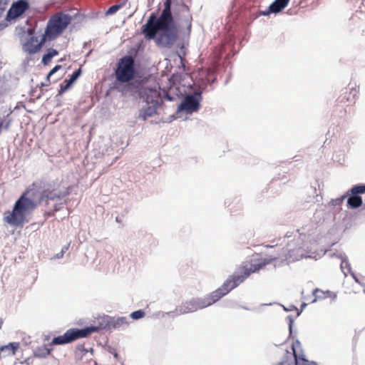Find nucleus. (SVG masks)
Wrapping results in <instances>:
<instances>
[{
	"label": "nucleus",
	"mask_w": 365,
	"mask_h": 365,
	"mask_svg": "<svg viewBox=\"0 0 365 365\" xmlns=\"http://www.w3.org/2000/svg\"><path fill=\"white\" fill-rule=\"evenodd\" d=\"M68 201L66 200L63 202L56 203L53 205V208L51 210V215H54L56 212L60 211L63 207L64 205H67Z\"/></svg>",
	"instance_id": "nucleus-34"
},
{
	"label": "nucleus",
	"mask_w": 365,
	"mask_h": 365,
	"mask_svg": "<svg viewBox=\"0 0 365 365\" xmlns=\"http://www.w3.org/2000/svg\"><path fill=\"white\" fill-rule=\"evenodd\" d=\"M68 247H69V245L63 246L62 247L61 252H63V254L64 255L67 252V250H68Z\"/></svg>",
	"instance_id": "nucleus-43"
},
{
	"label": "nucleus",
	"mask_w": 365,
	"mask_h": 365,
	"mask_svg": "<svg viewBox=\"0 0 365 365\" xmlns=\"http://www.w3.org/2000/svg\"><path fill=\"white\" fill-rule=\"evenodd\" d=\"M81 74L82 70L79 68L76 69L71 75H69L68 78H66L63 83H60L59 89L56 98L62 96L64 93L71 89Z\"/></svg>",
	"instance_id": "nucleus-14"
},
{
	"label": "nucleus",
	"mask_w": 365,
	"mask_h": 365,
	"mask_svg": "<svg viewBox=\"0 0 365 365\" xmlns=\"http://www.w3.org/2000/svg\"><path fill=\"white\" fill-rule=\"evenodd\" d=\"M225 307L229 308H235V307H238V304L235 301L230 300L226 302V304L225 305Z\"/></svg>",
	"instance_id": "nucleus-37"
},
{
	"label": "nucleus",
	"mask_w": 365,
	"mask_h": 365,
	"mask_svg": "<svg viewBox=\"0 0 365 365\" xmlns=\"http://www.w3.org/2000/svg\"><path fill=\"white\" fill-rule=\"evenodd\" d=\"M30 60H31V58H30L26 57V58L24 59V63H29V61Z\"/></svg>",
	"instance_id": "nucleus-55"
},
{
	"label": "nucleus",
	"mask_w": 365,
	"mask_h": 365,
	"mask_svg": "<svg viewBox=\"0 0 365 365\" xmlns=\"http://www.w3.org/2000/svg\"><path fill=\"white\" fill-rule=\"evenodd\" d=\"M216 81H217V78H212V80L209 81L207 83V82H204V83H203V85H202V86H201V88H200V90H202V88L204 87V86H205V85H206V86H207V83H208V84H210V85H211V84H212V83H215V82H216Z\"/></svg>",
	"instance_id": "nucleus-40"
},
{
	"label": "nucleus",
	"mask_w": 365,
	"mask_h": 365,
	"mask_svg": "<svg viewBox=\"0 0 365 365\" xmlns=\"http://www.w3.org/2000/svg\"><path fill=\"white\" fill-rule=\"evenodd\" d=\"M290 0H274L264 11H262L255 16L257 19L259 16H269L272 14H277L286 8Z\"/></svg>",
	"instance_id": "nucleus-15"
},
{
	"label": "nucleus",
	"mask_w": 365,
	"mask_h": 365,
	"mask_svg": "<svg viewBox=\"0 0 365 365\" xmlns=\"http://www.w3.org/2000/svg\"><path fill=\"white\" fill-rule=\"evenodd\" d=\"M38 206V202L22 193L16 200L12 210L5 213L4 222L14 227H22L30 220V216Z\"/></svg>",
	"instance_id": "nucleus-5"
},
{
	"label": "nucleus",
	"mask_w": 365,
	"mask_h": 365,
	"mask_svg": "<svg viewBox=\"0 0 365 365\" xmlns=\"http://www.w3.org/2000/svg\"><path fill=\"white\" fill-rule=\"evenodd\" d=\"M63 252H60L57 253V254L54 256V257H55L56 259H60V258L63 257Z\"/></svg>",
	"instance_id": "nucleus-44"
},
{
	"label": "nucleus",
	"mask_w": 365,
	"mask_h": 365,
	"mask_svg": "<svg viewBox=\"0 0 365 365\" xmlns=\"http://www.w3.org/2000/svg\"><path fill=\"white\" fill-rule=\"evenodd\" d=\"M160 91L155 87L148 84L142 87L135 93H132L128 97L133 99H139L143 103L142 107L138 110L137 118L145 121L148 118L157 115L164 101L160 98Z\"/></svg>",
	"instance_id": "nucleus-4"
},
{
	"label": "nucleus",
	"mask_w": 365,
	"mask_h": 365,
	"mask_svg": "<svg viewBox=\"0 0 365 365\" xmlns=\"http://www.w3.org/2000/svg\"><path fill=\"white\" fill-rule=\"evenodd\" d=\"M53 348L49 344H43L34 350V356L37 358H46L51 354Z\"/></svg>",
	"instance_id": "nucleus-22"
},
{
	"label": "nucleus",
	"mask_w": 365,
	"mask_h": 365,
	"mask_svg": "<svg viewBox=\"0 0 365 365\" xmlns=\"http://www.w3.org/2000/svg\"><path fill=\"white\" fill-rule=\"evenodd\" d=\"M145 312L143 309H138L130 313V317L133 320H138L143 318Z\"/></svg>",
	"instance_id": "nucleus-31"
},
{
	"label": "nucleus",
	"mask_w": 365,
	"mask_h": 365,
	"mask_svg": "<svg viewBox=\"0 0 365 365\" xmlns=\"http://www.w3.org/2000/svg\"><path fill=\"white\" fill-rule=\"evenodd\" d=\"M250 275V272L246 271L245 267H243L241 274H234L230 276L220 287L209 294L214 304L239 286Z\"/></svg>",
	"instance_id": "nucleus-7"
},
{
	"label": "nucleus",
	"mask_w": 365,
	"mask_h": 365,
	"mask_svg": "<svg viewBox=\"0 0 365 365\" xmlns=\"http://www.w3.org/2000/svg\"><path fill=\"white\" fill-rule=\"evenodd\" d=\"M344 93H345V95L344 96H343L344 93H342L341 96L339 97L340 102L341 103L344 102L345 100H346V101H351L349 96H346V91H345Z\"/></svg>",
	"instance_id": "nucleus-39"
},
{
	"label": "nucleus",
	"mask_w": 365,
	"mask_h": 365,
	"mask_svg": "<svg viewBox=\"0 0 365 365\" xmlns=\"http://www.w3.org/2000/svg\"><path fill=\"white\" fill-rule=\"evenodd\" d=\"M180 20L186 24L190 34L192 17L189 7L184 2L178 3V0H165L160 14L151 13L143 26L145 38L154 40L160 47L170 48L178 39Z\"/></svg>",
	"instance_id": "nucleus-1"
},
{
	"label": "nucleus",
	"mask_w": 365,
	"mask_h": 365,
	"mask_svg": "<svg viewBox=\"0 0 365 365\" xmlns=\"http://www.w3.org/2000/svg\"><path fill=\"white\" fill-rule=\"evenodd\" d=\"M165 99H166L167 101H173L174 100V98H173V96H168V95H167V96H165Z\"/></svg>",
	"instance_id": "nucleus-45"
},
{
	"label": "nucleus",
	"mask_w": 365,
	"mask_h": 365,
	"mask_svg": "<svg viewBox=\"0 0 365 365\" xmlns=\"http://www.w3.org/2000/svg\"><path fill=\"white\" fill-rule=\"evenodd\" d=\"M294 311L297 312L296 317H298L302 312V310L299 309L298 308H297V309H294Z\"/></svg>",
	"instance_id": "nucleus-48"
},
{
	"label": "nucleus",
	"mask_w": 365,
	"mask_h": 365,
	"mask_svg": "<svg viewBox=\"0 0 365 365\" xmlns=\"http://www.w3.org/2000/svg\"><path fill=\"white\" fill-rule=\"evenodd\" d=\"M356 93L357 91H356V89L351 88V91L349 95L352 94L353 98H354L355 96L356 95Z\"/></svg>",
	"instance_id": "nucleus-47"
},
{
	"label": "nucleus",
	"mask_w": 365,
	"mask_h": 365,
	"mask_svg": "<svg viewBox=\"0 0 365 365\" xmlns=\"http://www.w3.org/2000/svg\"><path fill=\"white\" fill-rule=\"evenodd\" d=\"M166 315L172 316L173 317L175 316H178L176 309L174 311H170V312H162L163 317H165Z\"/></svg>",
	"instance_id": "nucleus-38"
},
{
	"label": "nucleus",
	"mask_w": 365,
	"mask_h": 365,
	"mask_svg": "<svg viewBox=\"0 0 365 365\" xmlns=\"http://www.w3.org/2000/svg\"><path fill=\"white\" fill-rule=\"evenodd\" d=\"M128 0H123V1L110 6L105 12L106 16H111L115 14L118 11L122 9L126 4Z\"/></svg>",
	"instance_id": "nucleus-28"
},
{
	"label": "nucleus",
	"mask_w": 365,
	"mask_h": 365,
	"mask_svg": "<svg viewBox=\"0 0 365 365\" xmlns=\"http://www.w3.org/2000/svg\"><path fill=\"white\" fill-rule=\"evenodd\" d=\"M273 246L272 245H267V247H272Z\"/></svg>",
	"instance_id": "nucleus-60"
},
{
	"label": "nucleus",
	"mask_w": 365,
	"mask_h": 365,
	"mask_svg": "<svg viewBox=\"0 0 365 365\" xmlns=\"http://www.w3.org/2000/svg\"><path fill=\"white\" fill-rule=\"evenodd\" d=\"M51 211H48V212H45V216L46 217H51V216H53L54 215H51Z\"/></svg>",
	"instance_id": "nucleus-50"
},
{
	"label": "nucleus",
	"mask_w": 365,
	"mask_h": 365,
	"mask_svg": "<svg viewBox=\"0 0 365 365\" xmlns=\"http://www.w3.org/2000/svg\"><path fill=\"white\" fill-rule=\"evenodd\" d=\"M364 292L365 293V289H364Z\"/></svg>",
	"instance_id": "nucleus-61"
},
{
	"label": "nucleus",
	"mask_w": 365,
	"mask_h": 365,
	"mask_svg": "<svg viewBox=\"0 0 365 365\" xmlns=\"http://www.w3.org/2000/svg\"><path fill=\"white\" fill-rule=\"evenodd\" d=\"M179 114L180 113H177V111H176L175 113H173V114L169 115L167 118H165L166 123H170L173 122V120L178 119V118H180Z\"/></svg>",
	"instance_id": "nucleus-35"
},
{
	"label": "nucleus",
	"mask_w": 365,
	"mask_h": 365,
	"mask_svg": "<svg viewBox=\"0 0 365 365\" xmlns=\"http://www.w3.org/2000/svg\"><path fill=\"white\" fill-rule=\"evenodd\" d=\"M280 256V254H277L274 256H269L264 259H262L261 261L256 264H252L250 267H245L246 271L250 272V274L253 272H258L259 270L264 268L266 265L271 264L274 261L277 260V258Z\"/></svg>",
	"instance_id": "nucleus-17"
},
{
	"label": "nucleus",
	"mask_w": 365,
	"mask_h": 365,
	"mask_svg": "<svg viewBox=\"0 0 365 365\" xmlns=\"http://www.w3.org/2000/svg\"><path fill=\"white\" fill-rule=\"evenodd\" d=\"M44 41L45 38H43L42 40L38 42V37L35 35H32L23 43L22 49L29 55L35 54L41 50L42 43Z\"/></svg>",
	"instance_id": "nucleus-16"
},
{
	"label": "nucleus",
	"mask_w": 365,
	"mask_h": 365,
	"mask_svg": "<svg viewBox=\"0 0 365 365\" xmlns=\"http://www.w3.org/2000/svg\"><path fill=\"white\" fill-rule=\"evenodd\" d=\"M334 255L337 258L341 259L340 268H341L342 272L344 274V275L346 276V272L344 271L345 269H347L348 273H349L352 271L351 267L349 262L347 256L344 252H341V253H339L336 255L334 254Z\"/></svg>",
	"instance_id": "nucleus-23"
},
{
	"label": "nucleus",
	"mask_w": 365,
	"mask_h": 365,
	"mask_svg": "<svg viewBox=\"0 0 365 365\" xmlns=\"http://www.w3.org/2000/svg\"><path fill=\"white\" fill-rule=\"evenodd\" d=\"M158 122L159 123H166L165 118H162Z\"/></svg>",
	"instance_id": "nucleus-58"
},
{
	"label": "nucleus",
	"mask_w": 365,
	"mask_h": 365,
	"mask_svg": "<svg viewBox=\"0 0 365 365\" xmlns=\"http://www.w3.org/2000/svg\"><path fill=\"white\" fill-rule=\"evenodd\" d=\"M36 88H33V89H31V91H30L29 95H30V96H34V93H35V91H36Z\"/></svg>",
	"instance_id": "nucleus-54"
},
{
	"label": "nucleus",
	"mask_w": 365,
	"mask_h": 365,
	"mask_svg": "<svg viewBox=\"0 0 365 365\" xmlns=\"http://www.w3.org/2000/svg\"><path fill=\"white\" fill-rule=\"evenodd\" d=\"M114 76L112 89L125 98L137 93L148 84L145 78L135 71L134 61L128 55L123 56L118 61Z\"/></svg>",
	"instance_id": "nucleus-2"
},
{
	"label": "nucleus",
	"mask_w": 365,
	"mask_h": 365,
	"mask_svg": "<svg viewBox=\"0 0 365 365\" xmlns=\"http://www.w3.org/2000/svg\"><path fill=\"white\" fill-rule=\"evenodd\" d=\"M283 310L286 312L294 311V309H297V307L294 304H290L289 307H286L283 304H281Z\"/></svg>",
	"instance_id": "nucleus-36"
},
{
	"label": "nucleus",
	"mask_w": 365,
	"mask_h": 365,
	"mask_svg": "<svg viewBox=\"0 0 365 365\" xmlns=\"http://www.w3.org/2000/svg\"><path fill=\"white\" fill-rule=\"evenodd\" d=\"M72 21V16L68 14L60 13L52 16L48 21L45 35L49 41L55 39L61 35Z\"/></svg>",
	"instance_id": "nucleus-8"
},
{
	"label": "nucleus",
	"mask_w": 365,
	"mask_h": 365,
	"mask_svg": "<svg viewBox=\"0 0 365 365\" xmlns=\"http://www.w3.org/2000/svg\"><path fill=\"white\" fill-rule=\"evenodd\" d=\"M298 235L297 240H295L296 234L294 232H287L285 237L289 239L294 237V240L288 241L286 247V257L284 260L290 259L292 261H298L301 259L307 257V254L310 252L312 247L310 245V235H307L303 232L297 230Z\"/></svg>",
	"instance_id": "nucleus-6"
},
{
	"label": "nucleus",
	"mask_w": 365,
	"mask_h": 365,
	"mask_svg": "<svg viewBox=\"0 0 365 365\" xmlns=\"http://www.w3.org/2000/svg\"><path fill=\"white\" fill-rule=\"evenodd\" d=\"M19 348V342H9L6 345L0 346V355L1 357L14 355Z\"/></svg>",
	"instance_id": "nucleus-19"
},
{
	"label": "nucleus",
	"mask_w": 365,
	"mask_h": 365,
	"mask_svg": "<svg viewBox=\"0 0 365 365\" xmlns=\"http://www.w3.org/2000/svg\"><path fill=\"white\" fill-rule=\"evenodd\" d=\"M152 123H155V124H157V123H159V122H158V121H152Z\"/></svg>",
	"instance_id": "nucleus-59"
},
{
	"label": "nucleus",
	"mask_w": 365,
	"mask_h": 365,
	"mask_svg": "<svg viewBox=\"0 0 365 365\" xmlns=\"http://www.w3.org/2000/svg\"><path fill=\"white\" fill-rule=\"evenodd\" d=\"M115 221H116L117 222H121V219H120V217L119 216L116 217V218H115Z\"/></svg>",
	"instance_id": "nucleus-56"
},
{
	"label": "nucleus",
	"mask_w": 365,
	"mask_h": 365,
	"mask_svg": "<svg viewBox=\"0 0 365 365\" xmlns=\"http://www.w3.org/2000/svg\"><path fill=\"white\" fill-rule=\"evenodd\" d=\"M29 8L30 4L28 0L14 1L9 9L5 19L7 21H15L21 17Z\"/></svg>",
	"instance_id": "nucleus-12"
},
{
	"label": "nucleus",
	"mask_w": 365,
	"mask_h": 365,
	"mask_svg": "<svg viewBox=\"0 0 365 365\" xmlns=\"http://www.w3.org/2000/svg\"><path fill=\"white\" fill-rule=\"evenodd\" d=\"M12 113L13 110L11 108H9L6 114L4 115L3 117L1 118L3 130H9L13 121L12 118L10 117Z\"/></svg>",
	"instance_id": "nucleus-26"
},
{
	"label": "nucleus",
	"mask_w": 365,
	"mask_h": 365,
	"mask_svg": "<svg viewBox=\"0 0 365 365\" xmlns=\"http://www.w3.org/2000/svg\"><path fill=\"white\" fill-rule=\"evenodd\" d=\"M3 323H4V319L1 317H0V329L1 328Z\"/></svg>",
	"instance_id": "nucleus-57"
},
{
	"label": "nucleus",
	"mask_w": 365,
	"mask_h": 365,
	"mask_svg": "<svg viewBox=\"0 0 365 365\" xmlns=\"http://www.w3.org/2000/svg\"><path fill=\"white\" fill-rule=\"evenodd\" d=\"M72 192V187H61L58 180H39L34 181L31 187L23 193L37 202L38 204L48 201L61 200L68 196Z\"/></svg>",
	"instance_id": "nucleus-3"
},
{
	"label": "nucleus",
	"mask_w": 365,
	"mask_h": 365,
	"mask_svg": "<svg viewBox=\"0 0 365 365\" xmlns=\"http://www.w3.org/2000/svg\"><path fill=\"white\" fill-rule=\"evenodd\" d=\"M272 304L269 303V304H261L258 307H253V308H250L247 306H242V305H238V307L240 308H242L245 310H248V311H252V312H261L262 311V307H265V306H269V305H271Z\"/></svg>",
	"instance_id": "nucleus-33"
},
{
	"label": "nucleus",
	"mask_w": 365,
	"mask_h": 365,
	"mask_svg": "<svg viewBox=\"0 0 365 365\" xmlns=\"http://www.w3.org/2000/svg\"><path fill=\"white\" fill-rule=\"evenodd\" d=\"M128 319L125 317H118L117 318L113 317L111 329L125 327L128 326Z\"/></svg>",
	"instance_id": "nucleus-25"
},
{
	"label": "nucleus",
	"mask_w": 365,
	"mask_h": 365,
	"mask_svg": "<svg viewBox=\"0 0 365 365\" xmlns=\"http://www.w3.org/2000/svg\"><path fill=\"white\" fill-rule=\"evenodd\" d=\"M349 274H351V276L353 277V279H354V281L357 283H360L359 279L357 278L356 275L355 274V273L351 271V272H349Z\"/></svg>",
	"instance_id": "nucleus-41"
},
{
	"label": "nucleus",
	"mask_w": 365,
	"mask_h": 365,
	"mask_svg": "<svg viewBox=\"0 0 365 365\" xmlns=\"http://www.w3.org/2000/svg\"><path fill=\"white\" fill-rule=\"evenodd\" d=\"M314 299L312 301V303L316 302L318 299H325L327 297H331L333 300L336 298V294L331 291H327L326 292L316 288L312 292Z\"/></svg>",
	"instance_id": "nucleus-21"
},
{
	"label": "nucleus",
	"mask_w": 365,
	"mask_h": 365,
	"mask_svg": "<svg viewBox=\"0 0 365 365\" xmlns=\"http://www.w3.org/2000/svg\"><path fill=\"white\" fill-rule=\"evenodd\" d=\"M88 329L89 327L71 328L63 334L54 336L51 344L53 345H64L77 339L87 337L89 333Z\"/></svg>",
	"instance_id": "nucleus-11"
},
{
	"label": "nucleus",
	"mask_w": 365,
	"mask_h": 365,
	"mask_svg": "<svg viewBox=\"0 0 365 365\" xmlns=\"http://www.w3.org/2000/svg\"><path fill=\"white\" fill-rule=\"evenodd\" d=\"M307 306V304L306 302H302L301 304L300 309L303 311Z\"/></svg>",
	"instance_id": "nucleus-49"
},
{
	"label": "nucleus",
	"mask_w": 365,
	"mask_h": 365,
	"mask_svg": "<svg viewBox=\"0 0 365 365\" xmlns=\"http://www.w3.org/2000/svg\"><path fill=\"white\" fill-rule=\"evenodd\" d=\"M214 304L210 294L203 297H192L176 307L177 315L195 312L208 307Z\"/></svg>",
	"instance_id": "nucleus-10"
},
{
	"label": "nucleus",
	"mask_w": 365,
	"mask_h": 365,
	"mask_svg": "<svg viewBox=\"0 0 365 365\" xmlns=\"http://www.w3.org/2000/svg\"><path fill=\"white\" fill-rule=\"evenodd\" d=\"M61 68H62V66L61 65H56L53 68H51L50 70V71L47 73L46 76V78H45L46 81L41 83V84L39 85V87L43 88V87L48 86L49 85V83H50V78H51V77L54 73H56L58 71L61 70Z\"/></svg>",
	"instance_id": "nucleus-27"
},
{
	"label": "nucleus",
	"mask_w": 365,
	"mask_h": 365,
	"mask_svg": "<svg viewBox=\"0 0 365 365\" xmlns=\"http://www.w3.org/2000/svg\"><path fill=\"white\" fill-rule=\"evenodd\" d=\"M89 351L86 348L84 344H79L76 346L75 349V359L76 361H82L85 358L86 361L89 360L88 358Z\"/></svg>",
	"instance_id": "nucleus-20"
},
{
	"label": "nucleus",
	"mask_w": 365,
	"mask_h": 365,
	"mask_svg": "<svg viewBox=\"0 0 365 365\" xmlns=\"http://www.w3.org/2000/svg\"><path fill=\"white\" fill-rule=\"evenodd\" d=\"M286 319L287 320V322H288L289 338L294 339L297 336V329H295L294 331L293 330L294 319L292 315H288L286 317Z\"/></svg>",
	"instance_id": "nucleus-29"
},
{
	"label": "nucleus",
	"mask_w": 365,
	"mask_h": 365,
	"mask_svg": "<svg viewBox=\"0 0 365 365\" xmlns=\"http://www.w3.org/2000/svg\"><path fill=\"white\" fill-rule=\"evenodd\" d=\"M113 317L108 315L100 316L97 318L96 325L86 326L85 327H89V333L88 336L92 333L98 332L101 330H110L112 325Z\"/></svg>",
	"instance_id": "nucleus-13"
},
{
	"label": "nucleus",
	"mask_w": 365,
	"mask_h": 365,
	"mask_svg": "<svg viewBox=\"0 0 365 365\" xmlns=\"http://www.w3.org/2000/svg\"><path fill=\"white\" fill-rule=\"evenodd\" d=\"M286 177L284 175H283L282 178H280L279 176L278 177H276L273 179V180H282L284 179H285Z\"/></svg>",
	"instance_id": "nucleus-46"
},
{
	"label": "nucleus",
	"mask_w": 365,
	"mask_h": 365,
	"mask_svg": "<svg viewBox=\"0 0 365 365\" xmlns=\"http://www.w3.org/2000/svg\"><path fill=\"white\" fill-rule=\"evenodd\" d=\"M206 88L207 86L205 85L202 90L187 94L178 106L177 113H185L191 115L197 112L201 108L200 103L202 100V92Z\"/></svg>",
	"instance_id": "nucleus-9"
},
{
	"label": "nucleus",
	"mask_w": 365,
	"mask_h": 365,
	"mask_svg": "<svg viewBox=\"0 0 365 365\" xmlns=\"http://www.w3.org/2000/svg\"><path fill=\"white\" fill-rule=\"evenodd\" d=\"M58 51L53 48H48L46 50L45 53L42 56L41 63L43 66H48L54 56H58Z\"/></svg>",
	"instance_id": "nucleus-24"
},
{
	"label": "nucleus",
	"mask_w": 365,
	"mask_h": 365,
	"mask_svg": "<svg viewBox=\"0 0 365 365\" xmlns=\"http://www.w3.org/2000/svg\"><path fill=\"white\" fill-rule=\"evenodd\" d=\"M91 41L85 42V43H83V48H87V47L91 44Z\"/></svg>",
	"instance_id": "nucleus-52"
},
{
	"label": "nucleus",
	"mask_w": 365,
	"mask_h": 365,
	"mask_svg": "<svg viewBox=\"0 0 365 365\" xmlns=\"http://www.w3.org/2000/svg\"><path fill=\"white\" fill-rule=\"evenodd\" d=\"M349 192L352 194H357L359 196H361V195L365 194V184H356L349 189Z\"/></svg>",
	"instance_id": "nucleus-30"
},
{
	"label": "nucleus",
	"mask_w": 365,
	"mask_h": 365,
	"mask_svg": "<svg viewBox=\"0 0 365 365\" xmlns=\"http://www.w3.org/2000/svg\"><path fill=\"white\" fill-rule=\"evenodd\" d=\"M348 197H346V207L351 210H355L361 207L363 204V199L357 194H352L349 190L346 191Z\"/></svg>",
	"instance_id": "nucleus-18"
},
{
	"label": "nucleus",
	"mask_w": 365,
	"mask_h": 365,
	"mask_svg": "<svg viewBox=\"0 0 365 365\" xmlns=\"http://www.w3.org/2000/svg\"><path fill=\"white\" fill-rule=\"evenodd\" d=\"M88 351H89V354H88V358H89V360L91 359V357L93 356V349L92 347H90L88 349Z\"/></svg>",
	"instance_id": "nucleus-42"
},
{
	"label": "nucleus",
	"mask_w": 365,
	"mask_h": 365,
	"mask_svg": "<svg viewBox=\"0 0 365 365\" xmlns=\"http://www.w3.org/2000/svg\"><path fill=\"white\" fill-rule=\"evenodd\" d=\"M346 197H348V193H346V192L342 195L341 196L336 198V199H334V200H331V205L333 206H339L341 205L343 202L344 201L345 199H346Z\"/></svg>",
	"instance_id": "nucleus-32"
},
{
	"label": "nucleus",
	"mask_w": 365,
	"mask_h": 365,
	"mask_svg": "<svg viewBox=\"0 0 365 365\" xmlns=\"http://www.w3.org/2000/svg\"><path fill=\"white\" fill-rule=\"evenodd\" d=\"M113 356L116 359H119L120 358V355L117 352L113 353Z\"/></svg>",
	"instance_id": "nucleus-53"
},
{
	"label": "nucleus",
	"mask_w": 365,
	"mask_h": 365,
	"mask_svg": "<svg viewBox=\"0 0 365 365\" xmlns=\"http://www.w3.org/2000/svg\"><path fill=\"white\" fill-rule=\"evenodd\" d=\"M40 88H41V93H38V95L36 96V98H37V99H39V98L41 97V95H42V93H43V88H41V87H40Z\"/></svg>",
	"instance_id": "nucleus-51"
}]
</instances>
